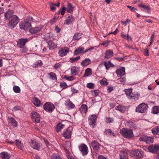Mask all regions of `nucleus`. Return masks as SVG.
I'll use <instances>...</instances> for the list:
<instances>
[{"label":"nucleus","instance_id":"obj_1","mask_svg":"<svg viewBox=\"0 0 159 159\" xmlns=\"http://www.w3.org/2000/svg\"><path fill=\"white\" fill-rule=\"evenodd\" d=\"M32 17H27L26 19L21 21L19 23L20 28L22 30H27L30 29L31 26V23L32 20Z\"/></svg>","mask_w":159,"mask_h":159},{"label":"nucleus","instance_id":"obj_2","mask_svg":"<svg viewBox=\"0 0 159 159\" xmlns=\"http://www.w3.org/2000/svg\"><path fill=\"white\" fill-rule=\"evenodd\" d=\"M132 92V89L125 90V93L129 99L133 101L137 100L140 96V94L137 92L133 93Z\"/></svg>","mask_w":159,"mask_h":159},{"label":"nucleus","instance_id":"obj_3","mask_svg":"<svg viewBox=\"0 0 159 159\" xmlns=\"http://www.w3.org/2000/svg\"><path fill=\"white\" fill-rule=\"evenodd\" d=\"M9 23L8 27L10 29H13L15 27L19 22L20 19L18 17L15 15H14L9 19Z\"/></svg>","mask_w":159,"mask_h":159},{"label":"nucleus","instance_id":"obj_4","mask_svg":"<svg viewBox=\"0 0 159 159\" xmlns=\"http://www.w3.org/2000/svg\"><path fill=\"white\" fill-rule=\"evenodd\" d=\"M120 133L125 138L130 139L132 138L134 134L132 130L127 128H123L120 130Z\"/></svg>","mask_w":159,"mask_h":159},{"label":"nucleus","instance_id":"obj_5","mask_svg":"<svg viewBox=\"0 0 159 159\" xmlns=\"http://www.w3.org/2000/svg\"><path fill=\"white\" fill-rule=\"evenodd\" d=\"M143 154V151L139 150H134L130 153V156L134 158H141Z\"/></svg>","mask_w":159,"mask_h":159},{"label":"nucleus","instance_id":"obj_6","mask_svg":"<svg viewBox=\"0 0 159 159\" xmlns=\"http://www.w3.org/2000/svg\"><path fill=\"white\" fill-rule=\"evenodd\" d=\"M148 106L147 104L142 103L139 104L136 109V112L141 113H144L147 110Z\"/></svg>","mask_w":159,"mask_h":159},{"label":"nucleus","instance_id":"obj_7","mask_svg":"<svg viewBox=\"0 0 159 159\" xmlns=\"http://www.w3.org/2000/svg\"><path fill=\"white\" fill-rule=\"evenodd\" d=\"M43 108L46 111L51 113L55 109V106L52 103L48 102L46 103L44 105Z\"/></svg>","mask_w":159,"mask_h":159},{"label":"nucleus","instance_id":"obj_8","mask_svg":"<svg viewBox=\"0 0 159 159\" xmlns=\"http://www.w3.org/2000/svg\"><path fill=\"white\" fill-rule=\"evenodd\" d=\"M97 116L96 115H92L89 116V122L90 126L93 128L95 125Z\"/></svg>","mask_w":159,"mask_h":159},{"label":"nucleus","instance_id":"obj_9","mask_svg":"<svg viewBox=\"0 0 159 159\" xmlns=\"http://www.w3.org/2000/svg\"><path fill=\"white\" fill-rule=\"evenodd\" d=\"M69 52V48L66 47H64L59 50L58 54L61 57L66 55Z\"/></svg>","mask_w":159,"mask_h":159},{"label":"nucleus","instance_id":"obj_10","mask_svg":"<svg viewBox=\"0 0 159 159\" xmlns=\"http://www.w3.org/2000/svg\"><path fill=\"white\" fill-rule=\"evenodd\" d=\"M148 148L150 152L156 153L159 150V144L150 145L148 147Z\"/></svg>","mask_w":159,"mask_h":159},{"label":"nucleus","instance_id":"obj_11","mask_svg":"<svg viewBox=\"0 0 159 159\" xmlns=\"http://www.w3.org/2000/svg\"><path fill=\"white\" fill-rule=\"evenodd\" d=\"M31 117L33 120L37 123L40 122V117L39 114L35 111L32 112L31 114Z\"/></svg>","mask_w":159,"mask_h":159},{"label":"nucleus","instance_id":"obj_12","mask_svg":"<svg viewBox=\"0 0 159 159\" xmlns=\"http://www.w3.org/2000/svg\"><path fill=\"white\" fill-rule=\"evenodd\" d=\"M72 131V128L71 127H69L66 130L64 131L63 136L66 139H69L71 137Z\"/></svg>","mask_w":159,"mask_h":159},{"label":"nucleus","instance_id":"obj_13","mask_svg":"<svg viewBox=\"0 0 159 159\" xmlns=\"http://www.w3.org/2000/svg\"><path fill=\"white\" fill-rule=\"evenodd\" d=\"M79 148L83 155L84 156L87 154L88 152V149L86 145L84 144H82L79 147Z\"/></svg>","mask_w":159,"mask_h":159},{"label":"nucleus","instance_id":"obj_14","mask_svg":"<svg viewBox=\"0 0 159 159\" xmlns=\"http://www.w3.org/2000/svg\"><path fill=\"white\" fill-rule=\"evenodd\" d=\"M31 147L34 149L39 150L40 149V144L35 141L32 140L30 143Z\"/></svg>","mask_w":159,"mask_h":159},{"label":"nucleus","instance_id":"obj_15","mask_svg":"<svg viewBox=\"0 0 159 159\" xmlns=\"http://www.w3.org/2000/svg\"><path fill=\"white\" fill-rule=\"evenodd\" d=\"M139 140L144 141L147 143H149L153 142V139L148 136H143L139 138Z\"/></svg>","mask_w":159,"mask_h":159},{"label":"nucleus","instance_id":"obj_16","mask_svg":"<svg viewBox=\"0 0 159 159\" xmlns=\"http://www.w3.org/2000/svg\"><path fill=\"white\" fill-rule=\"evenodd\" d=\"M27 39H20L17 42V45L20 48L25 46V43L28 41Z\"/></svg>","mask_w":159,"mask_h":159},{"label":"nucleus","instance_id":"obj_17","mask_svg":"<svg viewBox=\"0 0 159 159\" xmlns=\"http://www.w3.org/2000/svg\"><path fill=\"white\" fill-rule=\"evenodd\" d=\"M116 73L117 76H122L125 74V69L124 67H121L116 70Z\"/></svg>","mask_w":159,"mask_h":159},{"label":"nucleus","instance_id":"obj_18","mask_svg":"<svg viewBox=\"0 0 159 159\" xmlns=\"http://www.w3.org/2000/svg\"><path fill=\"white\" fill-rule=\"evenodd\" d=\"M85 52L84 48L80 46L77 48L76 49L74 52V54L75 55H78L80 54H84L85 53H84V52Z\"/></svg>","mask_w":159,"mask_h":159},{"label":"nucleus","instance_id":"obj_19","mask_svg":"<svg viewBox=\"0 0 159 159\" xmlns=\"http://www.w3.org/2000/svg\"><path fill=\"white\" fill-rule=\"evenodd\" d=\"M80 70V67L75 66H73L71 68L70 73L71 75H75L78 74Z\"/></svg>","mask_w":159,"mask_h":159},{"label":"nucleus","instance_id":"obj_20","mask_svg":"<svg viewBox=\"0 0 159 159\" xmlns=\"http://www.w3.org/2000/svg\"><path fill=\"white\" fill-rule=\"evenodd\" d=\"M42 27L41 26L32 28L29 29V31L31 33L36 34L40 32Z\"/></svg>","mask_w":159,"mask_h":159},{"label":"nucleus","instance_id":"obj_21","mask_svg":"<svg viewBox=\"0 0 159 159\" xmlns=\"http://www.w3.org/2000/svg\"><path fill=\"white\" fill-rule=\"evenodd\" d=\"M91 144L94 149L97 151L99 150L101 145L98 142L94 141L91 142Z\"/></svg>","mask_w":159,"mask_h":159},{"label":"nucleus","instance_id":"obj_22","mask_svg":"<svg viewBox=\"0 0 159 159\" xmlns=\"http://www.w3.org/2000/svg\"><path fill=\"white\" fill-rule=\"evenodd\" d=\"M32 101L33 104L37 107H39L42 105L40 100L37 98H32Z\"/></svg>","mask_w":159,"mask_h":159},{"label":"nucleus","instance_id":"obj_23","mask_svg":"<svg viewBox=\"0 0 159 159\" xmlns=\"http://www.w3.org/2000/svg\"><path fill=\"white\" fill-rule=\"evenodd\" d=\"M91 63V60L89 58H85L81 63V65L83 66H86Z\"/></svg>","mask_w":159,"mask_h":159},{"label":"nucleus","instance_id":"obj_24","mask_svg":"<svg viewBox=\"0 0 159 159\" xmlns=\"http://www.w3.org/2000/svg\"><path fill=\"white\" fill-rule=\"evenodd\" d=\"M65 105L68 106L70 108H74L75 107V105L71 102L70 99H68L65 101Z\"/></svg>","mask_w":159,"mask_h":159},{"label":"nucleus","instance_id":"obj_25","mask_svg":"<svg viewBox=\"0 0 159 159\" xmlns=\"http://www.w3.org/2000/svg\"><path fill=\"white\" fill-rule=\"evenodd\" d=\"M13 11L12 10H10L8 11L5 14L4 16L7 19H9L12 17L14 15H13Z\"/></svg>","mask_w":159,"mask_h":159},{"label":"nucleus","instance_id":"obj_26","mask_svg":"<svg viewBox=\"0 0 159 159\" xmlns=\"http://www.w3.org/2000/svg\"><path fill=\"white\" fill-rule=\"evenodd\" d=\"M119 156L120 159H127L128 154L126 152L123 151L120 152Z\"/></svg>","mask_w":159,"mask_h":159},{"label":"nucleus","instance_id":"obj_27","mask_svg":"<svg viewBox=\"0 0 159 159\" xmlns=\"http://www.w3.org/2000/svg\"><path fill=\"white\" fill-rule=\"evenodd\" d=\"M8 122L11 125L16 126L17 125V122L12 117H11L9 119Z\"/></svg>","mask_w":159,"mask_h":159},{"label":"nucleus","instance_id":"obj_28","mask_svg":"<svg viewBox=\"0 0 159 159\" xmlns=\"http://www.w3.org/2000/svg\"><path fill=\"white\" fill-rule=\"evenodd\" d=\"M65 125L62 124L61 123H59L56 126V130L57 132L61 131V130L63 129L65 127Z\"/></svg>","mask_w":159,"mask_h":159},{"label":"nucleus","instance_id":"obj_29","mask_svg":"<svg viewBox=\"0 0 159 159\" xmlns=\"http://www.w3.org/2000/svg\"><path fill=\"white\" fill-rule=\"evenodd\" d=\"M105 134L108 136L114 137L116 134L112 132V130L110 129H106L104 132Z\"/></svg>","mask_w":159,"mask_h":159},{"label":"nucleus","instance_id":"obj_30","mask_svg":"<svg viewBox=\"0 0 159 159\" xmlns=\"http://www.w3.org/2000/svg\"><path fill=\"white\" fill-rule=\"evenodd\" d=\"M1 157L3 159H9L11 156L7 152H2L0 154Z\"/></svg>","mask_w":159,"mask_h":159},{"label":"nucleus","instance_id":"obj_31","mask_svg":"<svg viewBox=\"0 0 159 159\" xmlns=\"http://www.w3.org/2000/svg\"><path fill=\"white\" fill-rule=\"evenodd\" d=\"M16 145L17 147L21 150H22L24 148V146L23 143H22L20 141L16 140L15 141Z\"/></svg>","mask_w":159,"mask_h":159},{"label":"nucleus","instance_id":"obj_32","mask_svg":"<svg viewBox=\"0 0 159 159\" xmlns=\"http://www.w3.org/2000/svg\"><path fill=\"white\" fill-rule=\"evenodd\" d=\"M104 64L107 70H108L110 67L114 66V65L110 61L104 62Z\"/></svg>","mask_w":159,"mask_h":159},{"label":"nucleus","instance_id":"obj_33","mask_svg":"<svg viewBox=\"0 0 159 159\" xmlns=\"http://www.w3.org/2000/svg\"><path fill=\"white\" fill-rule=\"evenodd\" d=\"M113 52L110 50H108L107 51L105 52V57L107 58H110L113 56Z\"/></svg>","mask_w":159,"mask_h":159},{"label":"nucleus","instance_id":"obj_34","mask_svg":"<svg viewBox=\"0 0 159 159\" xmlns=\"http://www.w3.org/2000/svg\"><path fill=\"white\" fill-rule=\"evenodd\" d=\"M48 45L49 47V49L50 50L53 49L57 47V45L52 41H49L48 43Z\"/></svg>","mask_w":159,"mask_h":159},{"label":"nucleus","instance_id":"obj_35","mask_svg":"<svg viewBox=\"0 0 159 159\" xmlns=\"http://www.w3.org/2000/svg\"><path fill=\"white\" fill-rule=\"evenodd\" d=\"M88 108L86 105L82 104L80 107V111L81 113H86L87 111Z\"/></svg>","mask_w":159,"mask_h":159},{"label":"nucleus","instance_id":"obj_36","mask_svg":"<svg viewBox=\"0 0 159 159\" xmlns=\"http://www.w3.org/2000/svg\"><path fill=\"white\" fill-rule=\"evenodd\" d=\"M115 109L116 110L120 111V112L123 113L126 111V107L124 106H122L121 105H119L116 106Z\"/></svg>","mask_w":159,"mask_h":159},{"label":"nucleus","instance_id":"obj_37","mask_svg":"<svg viewBox=\"0 0 159 159\" xmlns=\"http://www.w3.org/2000/svg\"><path fill=\"white\" fill-rule=\"evenodd\" d=\"M75 20V18L72 16H69L67 19L66 24L68 25L70 24Z\"/></svg>","mask_w":159,"mask_h":159},{"label":"nucleus","instance_id":"obj_38","mask_svg":"<svg viewBox=\"0 0 159 159\" xmlns=\"http://www.w3.org/2000/svg\"><path fill=\"white\" fill-rule=\"evenodd\" d=\"M92 74V70L90 68L87 69L85 71V73L84 75V77L88 76Z\"/></svg>","mask_w":159,"mask_h":159},{"label":"nucleus","instance_id":"obj_39","mask_svg":"<svg viewBox=\"0 0 159 159\" xmlns=\"http://www.w3.org/2000/svg\"><path fill=\"white\" fill-rule=\"evenodd\" d=\"M152 132L153 134L155 135L159 134V126H156L152 128Z\"/></svg>","mask_w":159,"mask_h":159},{"label":"nucleus","instance_id":"obj_40","mask_svg":"<svg viewBox=\"0 0 159 159\" xmlns=\"http://www.w3.org/2000/svg\"><path fill=\"white\" fill-rule=\"evenodd\" d=\"M82 34L80 33H76L73 36V39L75 40H78L81 38Z\"/></svg>","mask_w":159,"mask_h":159},{"label":"nucleus","instance_id":"obj_41","mask_svg":"<svg viewBox=\"0 0 159 159\" xmlns=\"http://www.w3.org/2000/svg\"><path fill=\"white\" fill-rule=\"evenodd\" d=\"M73 8L71 4L69 3L66 7V11L69 13L73 11Z\"/></svg>","mask_w":159,"mask_h":159},{"label":"nucleus","instance_id":"obj_42","mask_svg":"<svg viewBox=\"0 0 159 159\" xmlns=\"http://www.w3.org/2000/svg\"><path fill=\"white\" fill-rule=\"evenodd\" d=\"M51 158V159H61V157L59 155L56 153L52 154Z\"/></svg>","mask_w":159,"mask_h":159},{"label":"nucleus","instance_id":"obj_43","mask_svg":"<svg viewBox=\"0 0 159 159\" xmlns=\"http://www.w3.org/2000/svg\"><path fill=\"white\" fill-rule=\"evenodd\" d=\"M100 83L101 85L105 86L108 84L107 80L106 78H103L100 81Z\"/></svg>","mask_w":159,"mask_h":159},{"label":"nucleus","instance_id":"obj_44","mask_svg":"<svg viewBox=\"0 0 159 159\" xmlns=\"http://www.w3.org/2000/svg\"><path fill=\"white\" fill-rule=\"evenodd\" d=\"M13 90L14 92L16 93H20V87L17 86H14L13 87Z\"/></svg>","mask_w":159,"mask_h":159},{"label":"nucleus","instance_id":"obj_45","mask_svg":"<svg viewBox=\"0 0 159 159\" xmlns=\"http://www.w3.org/2000/svg\"><path fill=\"white\" fill-rule=\"evenodd\" d=\"M159 112V107H153L152 113L153 114H157Z\"/></svg>","mask_w":159,"mask_h":159},{"label":"nucleus","instance_id":"obj_46","mask_svg":"<svg viewBox=\"0 0 159 159\" xmlns=\"http://www.w3.org/2000/svg\"><path fill=\"white\" fill-rule=\"evenodd\" d=\"M80 56L76 57L75 58H70V62L71 63H73L74 62L77 61L79 60L80 59Z\"/></svg>","mask_w":159,"mask_h":159},{"label":"nucleus","instance_id":"obj_47","mask_svg":"<svg viewBox=\"0 0 159 159\" xmlns=\"http://www.w3.org/2000/svg\"><path fill=\"white\" fill-rule=\"evenodd\" d=\"M56 3H50V6L51 8V9L52 10L54 11L55 10L56 7Z\"/></svg>","mask_w":159,"mask_h":159},{"label":"nucleus","instance_id":"obj_48","mask_svg":"<svg viewBox=\"0 0 159 159\" xmlns=\"http://www.w3.org/2000/svg\"><path fill=\"white\" fill-rule=\"evenodd\" d=\"M49 75L50 76V78L52 80H57L56 75L55 74L51 72L49 74Z\"/></svg>","mask_w":159,"mask_h":159},{"label":"nucleus","instance_id":"obj_49","mask_svg":"<svg viewBox=\"0 0 159 159\" xmlns=\"http://www.w3.org/2000/svg\"><path fill=\"white\" fill-rule=\"evenodd\" d=\"M60 86L63 89H65L67 87V84L64 82H61L60 83Z\"/></svg>","mask_w":159,"mask_h":159},{"label":"nucleus","instance_id":"obj_50","mask_svg":"<svg viewBox=\"0 0 159 159\" xmlns=\"http://www.w3.org/2000/svg\"><path fill=\"white\" fill-rule=\"evenodd\" d=\"M61 66V64L60 63H58L56 64L54 66V68L55 70H57L60 68Z\"/></svg>","mask_w":159,"mask_h":159},{"label":"nucleus","instance_id":"obj_51","mask_svg":"<svg viewBox=\"0 0 159 159\" xmlns=\"http://www.w3.org/2000/svg\"><path fill=\"white\" fill-rule=\"evenodd\" d=\"M86 86L89 88L93 89L94 87V84L93 83H89L87 84Z\"/></svg>","mask_w":159,"mask_h":159},{"label":"nucleus","instance_id":"obj_52","mask_svg":"<svg viewBox=\"0 0 159 159\" xmlns=\"http://www.w3.org/2000/svg\"><path fill=\"white\" fill-rule=\"evenodd\" d=\"M92 94L93 96H97L99 94V91L98 90H92Z\"/></svg>","mask_w":159,"mask_h":159},{"label":"nucleus","instance_id":"obj_53","mask_svg":"<svg viewBox=\"0 0 159 159\" xmlns=\"http://www.w3.org/2000/svg\"><path fill=\"white\" fill-rule=\"evenodd\" d=\"M128 123L129 127L131 128L134 127L135 126H134L135 124L132 120H129L128 122Z\"/></svg>","mask_w":159,"mask_h":159},{"label":"nucleus","instance_id":"obj_54","mask_svg":"<svg viewBox=\"0 0 159 159\" xmlns=\"http://www.w3.org/2000/svg\"><path fill=\"white\" fill-rule=\"evenodd\" d=\"M106 122L107 123H112L113 121V120L112 118H106Z\"/></svg>","mask_w":159,"mask_h":159},{"label":"nucleus","instance_id":"obj_55","mask_svg":"<svg viewBox=\"0 0 159 159\" xmlns=\"http://www.w3.org/2000/svg\"><path fill=\"white\" fill-rule=\"evenodd\" d=\"M138 5H139V6L140 7H143L145 9L147 10L148 11V10H149V11L150 10L149 7L147 6H146L144 5H141V4H139Z\"/></svg>","mask_w":159,"mask_h":159},{"label":"nucleus","instance_id":"obj_56","mask_svg":"<svg viewBox=\"0 0 159 159\" xmlns=\"http://www.w3.org/2000/svg\"><path fill=\"white\" fill-rule=\"evenodd\" d=\"M21 48L20 51L22 52L25 53L27 51V50L25 46H23V47H22V48Z\"/></svg>","mask_w":159,"mask_h":159},{"label":"nucleus","instance_id":"obj_57","mask_svg":"<svg viewBox=\"0 0 159 159\" xmlns=\"http://www.w3.org/2000/svg\"><path fill=\"white\" fill-rule=\"evenodd\" d=\"M64 78H65L66 80H72L74 79V77L73 76L67 77L66 76H64Z\"/></svg>","mask_w":159,"mask_h":159},{"label":"nucleus","instance_id":"obj_58","mask_svg":"<svg viewBox=\"0 0 159 159\" xmlns=\"http://www.w3.org/2000/svg\"><path fill=\"white\" fill-rule=\"evenodd\" d=\"M21 108L19 106H17L14 107L13 110L14 111H17L18 110H20Z\"/></svg>","mask_w":159,"mask_h":159},{"label":"nucleus","instance_id":"obj_59","mask_svg":"<svg viewBox=\"0 0 159 159\" xmlns=\"http://www.w3.org/2000/svg\"><path fill=\"white\" fill-rule=\"evenodd\" d=\"M154 34H153L151 36V38L150 40V43L149 45V46H150V45H151L152 43L153 42L154 40Z\"/></svg>","mask_w":159,"mask_h":159},{"label":"nucleus","instance_id":"obj_60","mask_svg":"<svg viewBox=\"0 0 159 159\" xmlns=\"http://www.w3.org/2000/svg\"><path fill=\"white\" fill-rule=\"evenodd\" d=\"M94 49V47H92L89 48L85 50V52H84V53H86L89 52L91 51L93 49Z\"/></svg>","mask_w":159,"mask_h":159},{"label":"nucleus","instance_id":"obj_61","mask_svg":"<svg viewBox=\"0 0 159 159\" xmlns=\"http://www.w3.org/2000/svg\"><path fill=\"white\" fill-rule=\"evenodd\" d=\"M144 55L146 56H149V51L147 49H145L143 52Z\"/></svg>","mask_w":159,"mask_h":159},{"label":"nucleus","instance_id":"obj_62","mask_svg":"<svg viewBox=\"0 0 159 159\" xmlns=\"http://www.w3.org/2000/svg\"><path fill=\"white\" fill-rule=\"evenodd\" d=\"M66 8L65 7H63L61 11V15H63L65 12V10H66Z\"/></svg>","mask_w":159,"mask_h":159},{"label":"nucleus","instance_id":"obj_63","mask_svg":"<svg viewBox=\"0 0 159 159\" xmlns=\"http://www.w3.org/2000/svg\"><path fill=\"white\" fill-rule=\"evenodd\" d=\"M110 41H104L103 43H102V45L104 46H107V45L109 43Z\"/></svg>","mask_w":159,"mask_h":159},{"label":"nucleus","instance_id":"obj_64","mask_svg":"<svg viewBox=\"0 0 159 159\" xmlns=\"http://www.w3.org/2000/svg\"><path fill=\"white\" fill-rule=\"evenodd\" d=\"M43 140H44V142H45L46 144V145L47 146H48L50 145V143L48 142V140L47 139L44 138H43Z\"/></svg>","mask_w":159,"mask_h":159}]
</instances>
